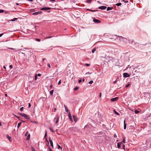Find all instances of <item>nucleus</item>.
Here are the masks:
<instances>
[{"label": "nucleus", "instance_id": "f257e3e1", "mask_svg": "<svg viewBox=\"0 0 151 151\" xmlns=\"http://www.w3.org/2000/svg\"><path fill=\"white\" fill-rule=\"evenodd\" d=\"M19 114L21 116L24 117L26 119H29V117L26 114H25L24 113H19Z\"/></svg>", "mask_w": 151, "mask_h": 151}, {"label": "nucleus", "instance_id": "f03ea898", "mask_svg": "<svg viewBox=\"0 0 151 151\" xmlns=\"http://www.w3.org/2000/svg\"><path fill=\"white\" fill-rule=\"evenodd\" d=\"M60 117L58 116L57 118H55L54 119V121L55 122V123H57L58 122Z\"/></svg>", "mask_w": 151, "mask_h": 151}, {"label": "nucleus", "instance_id": "7ed1b4c3", "mask_svg": "<svg viewBox=\"0 0 151 151\" xmlns=\"http://www.w3.org/2000/svg\"><path fill=\"white\" fill-rule=\"evenodd\" d=\"M51 8L49 7H43L40 9V10H48L51 9Z\"/></svg>", "mask_w": 151, "mask_h": 151}, {"label": "nucleus", "instance_id": "20e7f679", "mask_svg": "<svg viewBox=\"0 0 151 151\" xmlns=\"http://www.w3.org/2000/svg\"><path fill=\"white\" fill-rule=\"evenodd\" d=\"M123 76L124 77H129L130 76L129 75L128 73H124L123 74Z\"/></svg>", "mask_w": 151, "mask_h": 151}, {"label": "nucleus", "instance_id": "39448f33", "mask_svg": "<svg viewBox=\"0 0 151 151\" xmlns=\"http://www.w3.org/2000/svg\"><path fill=\"white\" fill-rule=\"evenodd\" d=\"M118 99L119 97H118L113 98L111 99V101L113 102L117 100Z\"/></svg>", "mask_w": 151, "mask_h": 151}, {"label": "nucleus", "instance_id": "423d86ee", "mask_svg": "<svg viewBox=\"0 0 151 151\" xmlns=\"http://www.w3.org/2000/svg\"><path fill=\"white\" fill-rule=\"evenodd\" d=\"M106 8V7L105 6H101L99 7V9L101 10L105 9Z\"/></svg>", "mask_w": 151, "mask_h": 151}, {"label": "nucleus", "instance_id": "0eeeda50", "mask_svg": "<svg viewBox=\"0 0 151 151\" xmlns=\"http://www.w3.org/2000/svg\"><path fill=\"white\" fill-rule=\"evenodd\" d=\"M68 117L70 121L71 122H73L72 118L71 116V114H70V112H69L68 113Z\"/></svg>", "mask_w": 151, "mask_h": 151}, {"label": "nucleus", "instance_id": "6e6552de", "mask_svg": "<svg viewBox=\"0 0 151 151\" xmlns=\"http://www.w3.org/2000/svg\"><path fill=\"white\" fill-rule=\"evenodd\" d=\"M93 21L96 23H99L101 22L100 21L95 19H93Z\"/></svg>", "mask_w": 151, "mask_h": 151}, {"label": "nucleus", "instance_id": "1a4fd4ad", "mask_svg": "<svg viewBox=\"0 0 151 151\" xmlns=\"http://www.w3.org/2000/svg\"><path fill=\"white\" fill-rule=\"evenodd\" d=\"M42 13V12H41V11H39V12H38L33 13H32V14L33 15H37L39 14H41Z\"/></svg>", "mask_w": 151, "mask_h": 151}, {"label": "nucleus", "instance_id": "9d476101", "mask_svg": "<svg viewBox=\"0 0 151 151\" xmlns=\"http://www.w3.org/2000/svg\"><path fill=\"white\" fill-rule=\"evenodd\" d=\"M73 117L74 121H75V122H76L78 120V118H77V116H76L73 115Z\"/></svg>", "mask_w": 151, "mask_h": 151}, {"label": "nucleus", "instance_id": "9b49d317", "mask_svg": "<svg viewBox=\"0 0 151 151\" xmlns=\"http://www.w3.org/2000/svg\"><path fill=\"white\" fill-rule=\"evenodd\" d=\"M122 144H121L120 143H117V147L118 148H119V149H120V148H121V145Z\"/></svg>", "mask_w": 151, "mask_h": 151}, {"label": "nucleus", "instance_id": "f8f14e48", "mask_svg": "<svg viewBox=\"0 0 151 151\" xmlns=\"http://www.w3.org/2000/svg\"><path fill=\"white\" fill-rule=\"evenodd\" d=\"M113 9V7H108L107 8V11H108L110 10H112Z\"/></svg>", "mask_w": 151, "mask_h": 151}, {"label": "nucleus", "instance_id": "ddd939ff", "mask_svg": "<svg viewBox=\"0 0 151 151\" xmlns=\"http://www.w3.org/2000/svg\"><path fill=\"white\" fill-rule=\"evenodd\" d=\"M120 143L121 144H123V143H125V138H123V140L122 141V142H120Z\"/></svg>", "mask_w": 151, "mask_h": 151}, {"label": "nucleus", "instance_id": "4468645a", "mask_svg": "<svg viewBox=\"0 0 151 151\" xmlns=\"http://www.w3.org/2000/svg\"><path fill=\"white\" fill-rule=\"evenodd\" d=\"M113 111L114 112V113H115V114H116L117 115H119V114L117 112L116 110L114 109L113 110Z\"/></svg>", "mask_w": 151, "mask_h": 151}, {"label": "nucleus", "instance_id": "2eb2a0df", "mask_svg": "<svg viewBox=\"0 0 151 151\" xmlns=\"http://www.w3.org/2000/svg\"><path fill=\"white\" fill-rule=\"evenodd\" d=\"M6 137L9 139V141H12V140H11V137H10L9 135H6Z\"/></svg>", "mask_w": 151, "mask_h": 151}, {"label": "nucleus", "instance_id": "dca6fc26", "mask_svg": "<svg viewBox=\"0 0 151 151\" xmlns=\"http://www.w3.org/2000/svg\"><path fill=\"white\" fill-rule=\"evenodd\" d=\"M126 124L125 123V121H124V129H126Z\"/></svg>", "mask_w": 151, "mask_h": 151}, {"label": "nucleus", "instance_id": "f3484780", "mask_svg": "<svg viewBox=\"0 0 151 151\" xmlns=\"http://www.w3.org/2000/svg\"><path fill=\"white\" fill-rule=\"evenodd\" d=\"M22 123V122H20L18 124V126H17V128H19L20 126L21 125Z\"/></svg>", "mask_w": 151, "mask_h": 151}, {"label": "nucleus", "instance_id": "a211bd4d", "mask_svg": "<svg viewBox=\"0 0 151 151\" xmlns=\"http://www.w3.org/2000/svg\"><path fill=\"white\" fill-rule=\"evenodd\" d=\"M53 90H51L50 92V95H51V96H52L53 95Z\"/></svg>", "mask_w": 151, "mask_h": 151}, {"label": "nucleus", "instance_id": "6ab92c4d", "mask_svg": "<svg viewBox=\"0 0 151 151\" xmlns=\"http://www.w3.org/2000/svg\"><path fill=\"white\" fill-rule=\"evenodd\" d=\"M79 87L78 86H77L76 87L74 88V91H76L77 90H78V89H79Z\"/></svg>", "mask_w": 151, "mask_h": 151}, {"label": "nucleus", "instance_id": "aec40b11", "mask_svg": "<svg viewBox=\"0 0 151 151\" xmlns=\"http://www.w3.org/2000/svg\"><path fill=\"white\" fill-rule=\"evenodd\" d=\"M64 106H65V111L68 112V109H67V107L66 106H65V105H64Z\"/></svg>", "mask_w": 151, "mask_h": 151}, {"label": "nucleus", "instance_id": "412c9836", "mask_svg": "<svg viewBox=\"0 0 151 151\" xmlns=\"http://www.w3.org/2000/svg\"><path fill=\"white\" fill-rule=\"evenodd\" d=\"M122 5V4L120 3H118L116 4V5L118 6H119Z\"/></svg>", "mask_w": 151, "mask_h": 151}, {"label": "nucleus", "instance_id": "4be33fe9", "mask_svg": "<svg viewBox=\"0 0 151 151\" xmlns=\"http://www.w3.org/2000/svg\"><path fill=\"white\" fill-rule=\"evenodd\" d=\"M134 112L136 114H137L139 113V111L137 110H135Z\"/></svg>", "mask_w": 151, "mask_h": 151}, {"label": "nucleus", "instance_id": "5701e85b", "mask_svg": "<svg viewBox=\"0 0 151 151\" xmlns=\"http://www.w3.org/2000/svg\"><path fill=\"white\" fill-rule=\"evenodd\" d=\"M50 142V144L51 146L52 147V148H53V143L52 141H51V142Z\"/></svg>", "mask_w": 151, "mask_h": 151}, {"label": "nucleus", "instance_id": "b1692460", "mask_svg": "<svg viewBox=\"0 0 151 151\" xmlns=\"http://www.w3.org/2000/svg\"><path fill=\"white\" fill-rule=\"evenodd\" d=\"M95 51H96V48H94L93 49H92V53H93L95 52Z\"/></svg>", "mask_w": 151, "mask_h": 151}, {"label": "nucleus", "instance_id": "393cba45", "mask_svg": "<svg viewBox=\"0 0 151 151\" xmlns=\"http://www.w3.org/2000/svg\"><path fill=\"white\" fill-rule=\"evenodd\" d=\"M17 19H18L17 18H14L13 19H11V20H10V21H14L15 20H16Z\"/></svg>", "mask_w": 151, "mask_h": 151}, {"label": "nucleus", "instance_id": "a878e982", "mask_svg": "<svg viewBox=\"0 0 151 151\" xmlns=\"http://www.w3.org/2000/svg\"><path fill=\"white\" fill-rule=\"evenodd\" d=\"M30 137V134H29L27 136V140H29V138Z\"/></svg>", "mask_w": 151, "mask_h": 151}, {"label": "nucleus", "instance_id": "bb28decb", "mask_svg": "<svg viewBox=\"0 0 151 151\" xmlns=\"http://www.w3.org/2000/svg\"><path fill=\"white\" fill-rule=\"evenodd\" d=\"M50 130L52 131V132H55V131H54V130L53 129V128H50Z\"/></svg>", "mask_w": 151, "mask_h": 151}, {"label": "nucleus", "instance_id": "cd10ccee", "mask_svg": "<svg viewBox=\"0 0 151 151\" xmlns=\"http://www.w3.org/2000/svg\"><path fill=\"white\" fill-rule=\"evenodd\" d=\"M47 131H45V135L44 136V138L45 139L46 138V136H47Z\"/></svg>", "mask_w": 151, "mask_h": 151}, {"label": "nucleus", "instance_id": "c85d7f7f", "mask_svg": "<svg viewBox=\"0 0 151 151\" xmlns=\"http://www.w3.org/2000/svg\"><path fill=\"white\" fill-rule=\"evenodd\" d=\"M118 78H119L118 77L117 78V79H116V80L115 81H114V83H116V82L117 81V80L118 79Z\"/></svg>", "mask_w": 151, "mask_h": 151}, {"label": "nucleus", "instance_id": "c756f323", "mask_svg": "<svg viewBox=\"0 0 151 151\" xmlns=\"http://www.w3.org/2000/svg\"><path fill=\"white\" fill-rule=\"evenodd\" d=\"M58 149H59V148H61V149H62V147H60V146L59 145H58Z\"/></svg>", "mask_w": 151, "mask_h": 151}, {"label": "nucleus", "instance_id": "7c9ffc66", "mask_svg": "<svg viewBox=\"0 0 151 151\" xmlns=\"http://www.w3.org/2000/svg\"><path fill=\"white\" fill-rule=\"evenodd\" d=\"M93 83V81H91L89 82V83L90 84H91Z\"/></svg>", "mask_w": 151, "mask_h": 151}, {"label": "nucleus", "instance_id": "2f4dec72", "mask_svg": "<svg viewBox=\"0 0 151 151\" xmlns=\"http://www.w3.org/2000/svg\"><path fill=\"white\" fill-rule=\"evenodd\" d=\"M15 116L19 120H20V118L19 117L16 115H15Z\"/></svg>", "mask_w": 151, "mask_h": 151}, {"label": "nucleus", "instance_id": "473e14b6", "mask_svg": "<svg viewBox=\"0 0 151 151\" xmlns=\"http://www.w3.org/2000/svg\"><path fill=\"white\" fill-rule=\"evenodd\" d=\"M31 150L32 151H35L34 148L33 147H31Z\"/></svg>", "mask_w": 151, "mask_h": 151}, {"label": "nucleus", "instance_id": "72a5a7b5", "mask_svg": "<svg viewBox=\"0 0 151 151\" xmlns=\"http://www.w3.org/2000/svg\"><path fill=\"white\" fill-rule=\"evenodd\" d=\"M4 12V10L2 9H0V13H3Z\"/></svg>", "mask_w": 151, "mask_h": 151}, {"label": "nucleus", "instance_id": "f704fd0d", "mask_svg": "<svg viewBox=\"0 0 151 151\" xmlns=\"http://www.w3.org/2000/svg\"><path fill=\"white\" fill-rule=\"evenodd\" d=\"M36 40L38 42H40V40L38 39H36Z\"/></svg>", "mask_w": 151, "mask_h": 151}, {"label": "nucleus", "instance_id": "c9c22d12", "mask_svg": "<svg viewBox=\"0 0 151 151\" xmlns=\"http://www.w3.org/2000/svg\"><path fill=\"white\" fill-rule=\"evenodd\" d=\"M85 65L87 66H89L90 65L89 64H88V63H85Z\"/></svg>", "mask_w": 151, "mask_h": 151}, {"label": "nucleus", "instance_id": "e433bc0d", "mask_svg": "<svg viewBox=\"0 0 151 151\" xmlns=\"http://www.w3.org/2000/svg\"><path fill=\"white\" fill-rule=\"evenodd\" d=\"M9 67L10 69H12L13 68V66L12 65H10Z\"/></svg>", "mask_w": 151, "mask_h": 151}, {"label": "nucleus", "instance_id": "4c0bfd02", "mask_svg": "<svg viewBox=\"0 0 151 151\" xmlns=\"http://www.w3.org/2000/svg\"><path fill=\"white\" fill-rule=\"evenodd\" d=\"M37 74H36L35 75V80H36L37 79Z\"/></svg>", "mask_w": 151, "mask_h": 151}, {"label": "nucleus", "instance_id": "58836bf2", "mask_svg": "<svg viewBox=\"0 0 151 151\" xmlns=\"http://www.w3.org/2000/svg\"><path fill=\"white\" fill-rule=\"evenodd\" d=\"M91 0H87L86 1V2L87 3H91Z\"/></svg>", "mask_w": 151, "mask_h": 151}, {"label": "nucleus", "instance_id": "ea45409f", "mask_svg": "<svg viewBox=\"0 0 151 151\" xmlns=\"http://www.w3.org/2000/svg\"><path fill=\"white\" fill-rule=\"evenodd\" d=\"M47 66H48L49 68H50V67H51V66H50V63H48V64H47Z\"/></svg>", "mask_w": 151, "mask_h": 151}, {"label": "nucleus", "instance_id": "a19ab883", "mask_svg": "<svg viewBox=\"0 0 151 151\" xmlns=\"http://www.w3.org/2000/svg\"><path fill=\"white\" fill-rule=\"evenodd\" d=\"M23 110V107H22L20 109V110L21 111H22Z\"/></svg>", "mask_w": 151, "mask_h": 151}, {"label": "nucleus", "instance_id": "79ce46f5", "mask_svg": "<svg viewBox=\"0 0 151 151\" xmlns=\"http://www.w3.org/2000/svg\"><path fill=\"white\" fill-rule=\"evenodd\" d=\"M129 85H130V84L129 83L126 86V88H127L128 87H129Z\"/></svg>", "mask_w": 151, "mask_h": 151}, {"label": "nucleus", "instance_id": "37998d69", "mask_svg": "<svg viewBox=\"0 0 151 151\" xmlns=\"http://www.w3.org/2000/svg\"><path fill=\"white\" fill-rule=\"evenodd\" d=\"M28 132L27 131L26 132V133H25V136H27V135L28 134Z\"/></svg>", "mask_w": 151, "mask_h": 151}, {"label": "nucleus", "instance_id": "c03bdc74", "mask_svg": "<svg viewBox=\"0 0 151 151\" xmlns=\"http://www.w3.org/2000/svg\"><path fill=\"white\" fill-rule=\"evenodd\" d=\"M87 10H89V11H91V12H95L96 11H95V10H91L90 9H88Z\"/></svg>", "mask_w": 151, "mask_h": 151}, {"label": "nucleus", "instance_id": "a18cd8bd", "mask_svg": "<svg viewBox=\"0 0 151 151\" xmlns=\"http://www.w3.org/2000/svg\"><path fill=\"white\" fill-rule=\"evenodd\" d=\"M49 151H52V150L50 147H49Z\"/></svg>", "mask_w": 151, "mask_h": 151}, {"label": "nucleus", "instance_id": "49530a36", "mask_svg": "<svg viewBox=\"0 0 151 151\" xmlns=\"http://www.w3.org/2000/svg\"><path fill=\"white\" fill-rule=\"evenodd\" d=\"M60 83H61V80H60L58 83V84L59 85L60 84Z\"/></svg>", "mask_w": 151, "mask_h": 151}, {"label": "nucleus", "instance_id": "de8ad7c7", "mask_svg": "<svg viewBox=\"0 0 151 151\" xmlns=\"http://www.w3.org/2000/svg\"><path fill=\"white\" fill-rule=\"evenodd\" d=\"M31 103H29V108L31 107Z\"/></svg>", "mask_w": 151, "mask_h": 151}, {"label": "nucleus", "instance_id": "09e8293b", "mask_svg": "<svg viewBox=\"0 0 151 151\" xmlns=\"http://www.w3.org/2000/svg\"><path fill=\"white\" fill-rule=\"evenodd\" d=\"M49 140L50 142H51V141H52V140H51V138L50 137L49 138Z\"/></svg>", "mask_w": 151, "mask_h": 151}, {"label": "nucleus", "instance_id": "8fccbe9b", "mask_svg": "<svg viewBox=\"0 0 151 151\" xmlns=\"http://www.w3.org/2000/svg\"><path fill=\"white\" fill-rule=\"evenodd\" d=\"M125 145H123V149L125 150Z\"/></svg>", "mask_w": 151, "mask_h": 151}, {"label": "nucleus", "instance_id": "3c124183", "mask_svg": "<svg viewBox=\"0 0 151 151\" xmlns=\"http://www.w3.org/2000/svg\"><path fill=\"white\" fill-rule=\"evenodd\" d=\"M82 81H81V80L80 79V80H79L78 81V82L79 83H80Z\"/></svg>", "mask_w": 151, "mask_h": 151}, {"label": "nucleus", "instance_id": "603ef678", "mask_svg": "<svg viewBox=\"0 0 151 151\" xmlns=\"http://www.w3.org/2000/svg\"><path fill=\"white\" fill-rule=\"evenodd\" d=\"M101 93H99V97H101Z\"/></svg>", "mask_w": 151, "mask_h": 151}, {"label": "nucleus", "instance_id": "864d4df0", "mask_svg": "<svg viewBox=\"0 0 151 151\" xmlns=\"http://www.w3.org/2000/svg\"><path fill=\"white\" fill-rule=\"evenodd\" d=\"M41 75V74L40 73H38V74H37V76H40Z\"/></svg>", "mask_w": 151, "mask_h": 151}, {"label": "nucleus", "instance_id": "5fc2aeb1", "mask_svg": "<svg viewBox=\"0 0 151 151\" xmlns=\"http://www.w3.org/2000/svg\"><path fill=\"white\" fill-rule=\"evenodd\" d=\"M31 11L32 12H34V11H35V10L34 9H31Z\"/></svg>", "mask_w": 151, "mask_h": 151}, {"label": "nucleus", "instance_id": "6e6d98bb", "mask_svg": "<svg viewBox=\"0 0 151 151\" xmlns=\"http://www.w3.org/2000/svg\"><path fill=\"white\" fill-rule=\"evenodd\" d=\"M4 34V33L0 34V37L2 36Z\"/></svg>", "mask_w": 151, "mask_h": 151}, {"label": "nucleus", "instance_id": "4d7b16f0", "mask_svg": "<svg viewBox=\"0 0 151 151\" xmlns=\"http://www.w3.org/2000/svg\"><path fill=\"white\" fill-rule=\"evenodd\" d=\"M117 137V135L116 134H115L114 135V137Z\"/></svg>", "mask_w": 151, "mask_h": 151}, {"label": "nucleus", "instance_id": "13d9d810", "mask_svg": "<svg viewBox=\"0 0 151 151\" xmlns=\"http://www.w3.org/2000/svg\"><path fill=\"white\" fill-rule=\"evenodd\" d=\"M55 1V0H51L50 1L51 2H54V1Z\"/></svg>", "mask_w": 151, "mask_h": 151}, {"label": "nucleus", "instance_id": "bf43d9fd", "mask_svg": "<svg viewBox=\"0 0 151 151\" xmlns=\"http://www.w3.org/2000/svg\"><path fill=\"white\" fill-rule=\"evenodd\" d=\"M27 0L29 1H33V0Z\"/></svg>", "mask_w": 151, "mask_h": 151}, {"label": "nucleus", "instance_id": "052dcab7", "mask_svg": "<svg viewBox=\"0 0 151 151\" xmlns=\"http://www.w3.org/2000/svg\"><path fill=\"white\" fill-rule=\"evenodd\" d=\"M46 141L48 142V144H49V142H48V140H47V138H46Z\"/></svg>", "mask_w": 151, "mask_h": 151}, {"label": "nucleus", "instance_id": "680f3d73", "mask_svg": "<svg viewBox=\"0 0 151 151\" xmlns=\"http://www.w3.org/2000/svg\"><path fill=\"white\" fill-rule=\"evenodd\" d=\"M56 108H55V109H54V112H55V111H56Z\"/></svg>", "mask_w": 151, "mask_h": 151}, {"label": "nucleus", "instance_id": "e2e57ef3", "mask_svg": "<svg viewBox=\"0 0 151 151\" xmlns=\"http://www.w3.org/2000/svg\"><path fill=\"white\" fill-rule=\"evenodd\" d=\"M51 37H47V38H51Z\"/></svg>", "mask_w": 151, "mask_h": 151}, {"label": "nucleus", "instance_id": "0e129e2a", "mask_svg": "<svg viewBox=\"0 0 151 151\" xmlns=\"http://www.w3.org/2000/svg\"><path fill=\"white\" fill-rule=\"evenodd\" d=\"M3 68H4L5 69H6V68L5 67V66H4V67H3Z\"/></svg>", "mask_w": 151, "mask_h": 151}, {"label": "nucleus", "instance_id": "69168bd1", "mask_svg": "<svg viewBox=\"0 0 151 151\" xmlns=\"http://www.w3.org/2000/svg\"><path fill=\"white\" fill-rule=\"evenodd\" d=\"M97 2L99 4H100V3H101V2H100L99 1H97Z\"/></svg>", "mask_w": 151, "mask_h": 151}, {"label": "nucleus", "instance_id": "338daca9", "mask_svg": "<svg viewBox=\"0 0 151 151\" xmlns=\"http://www.w3.org/2000/svg\"><path fill=\"white\" fill-rule=\"evenodd\" d=\"M85 79H83V82H84V81H85Z\"/></svg>", "mask_w": 151, "mask_h": 151}, {"label": "nucleus", "instance_id": "774afa93", "mask_svg": "<svg viewBox=\"0 0 151 151\" xmlns=\"http://www.w3.org/2000/svg\"><path fill=\"white\" fill-rule=\"evenodd\" d=\"M5 96L6 97L7 96V94H5Z\"/></svg>", "mask_w": 151, "mask_h": 151}]
</instances>
